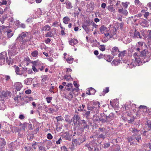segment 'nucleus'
I'll return each mask as SVG.
<instances>
[{"label": "nucleus", "mask_w": 151, "mask_h": 151, "mask_svg": "<svg viewBox=\"0 0 151 151\" xmlns=\"http://www.w3.org/2000/svg\"><path fill=\"white\" fill-rule=\"evenodd\" d=\"M76 127L78 129H79L88 128L89 127L88 125L84 120L79 122V123Z\"/></svg>", "instance_id": "nucleus-4"}, {"label": "nucleus", "mask_w": 151, "mask_h": 151, "mask_svg": "<svg viewBox=\"0 0 151 151\" xmlns=\"http://www.w3.org/2000/svg\"><path fill=\"white\" fill-rule=\"evenodd\" d=\"M99 49L102 51L105 50V47L104 45H100L99 46Z\"/></svg>", "instance_id": "nucleus-49"}, {"label": "nucleus", "mask_w": 151, "mask_h": 151, "mask_svg": "<svg viewBox=\"0 0 151 151\" xmlns=\"http://www.w3.org/2000/svg\"><path fill=\"white\" fill-rule=\"evenodd\" d=\"M6 144V142L5 139L2 138H0V146H5Z\"/></svg>", "instance_id": "nucleus-29"}, {"label": "nucleus", "mask_w": 151, "mask_h": 151, "mask_svg": "<svg viewBox=\"0 0 151 151\" xmlns=\"http://www.w3.org/2000/svg\"><path fill=\"white\" fill-rule=\"evenodd\" d=\"M90 90L91 91V95H93L96 92L95 90L93 88L91 87L89 88Z\"/></svg>", "instance_id": "nucleus-60"}, {"label": "nucleus", "mask_w": 151, "mask_h": 151, "mask_svg": "<svg viewBox=\"0 0 151 151\" xmlns=\"http://www.w3.org/2000/svg\"><path fill=\"white\" fill-rule=\"evenodd\" d=\"M90 112L89 111H86L85 113L83 114V116H86L87 118H89V117L90 116Z\"/></svg>", "instance_id": "nucleus-54"}, {"label": "nucleus", "mask_w": 151, "mask_h": 151, "mask_svg": "<svg viewBox=\"0 0 151 151\" xmlns=\"http://www.w3.org/2000/svg\"><path fill=\"white\" fill-rule=\"evenodd\" d=\"M130 130L133 133L135 134H137V133H138L139 132V130H137V129H136L135 128H131L130 129Z\"/></svg>", "instance_id": "nucleus-43"}, {"label": "nucleus", "mask_w": 151, "mask_h": 151, "mask_svg": "<svg viewBox=\"0 0 151 151\" xmlns=\"http://www.w3.org/2000/svg\"><path fill=\"white\" fill-rule=\"evenodd\" d=\"M78 42V41L77 39H72L69 41V44L71 45H74Z\"/></svg>", "instance_id": "nucleus-18"}, {"label": "nucleus", "mask_w": 151, "mask_h": 151, "mask_svg": "<svg viewBox=\"0 0 151 151\" xmlns=\"http://www.w3.org/2000/svg\"><path fill=\"white\" fill-rule=\"evenodd\" d=\"M5 33L6 34L7 37L9 38L11 37L13 35V33L12 32V31L10 30L6 31Z\"/></svg>", "instance_id": "nucleus-28"}, {"label": "nucleus", "mask_w": 151, "mask_h": 151, "mask_svg": "<svg viewBox=\"0 0 151 151\" xmlns=\"http://www.w3.org/2000/svg\"><path fill=\"white\" fill-rule=\"evenodd\" d=\"M6 63H7V64L9 65H11L12 64L13 62L12 60L11 59L10 60H8V59H6Z\"/></svg>", "instance_id": "nucleus-51"}, {"label": "nucleus", "mask_w": 151, "mask_h": 151, "mask_svg": "<svg viewBox=\"0 0 151 151\" xmlns=\"http://www.w3.org/2000/svg\"><path fill=\"white\" fill-rule=\"evenodd\" d=\"M99 105V102L98 101H94L93 102V105L96 113L98 112V109L100 107Z\"/></svg>", "instance_id": "nucleus-10"}, {"label": "nucleus", "mask_w": 151, "mask_h": 151, "mask_svg": "<svg viewBox=\"0 0 151 151\" xmlns=\"http://www.w3.org/2000/svg\"><path fill=\"white\" fill-rule=\"evenodd\" d=\"M41 62L39 60H36L35 61H31L30 63L32 64V65L35 67H39V65L40 64V62Z\"/></svg>", "instance_id": "nucleus-24"}, {"label": "nucleus", "mask_w": 151, "mask_h": 151, "mask_svg": "<svg viewBox=\"0 0 151 151\" xmlns=\"http://www.w3.org/2000/svg\"><path fill=\"white\" fill-rule=\"evenodd\" d=\"M116 32V28H113L110 30L109 33V38H112L113 36L115 35Z\"/></svg>", "instance_id": "nucleus-14"}, {"label": "nucleus", "mask_w": 151, "mask_h": 151, "mask_svg": "<svg viewBox=\"0 0 151 151\" xmlns=\"http://www.w3.org/2000/svg\"><path fill=\"white\" fill-rule=\"evenodd\" d=\"M149 13L148 12H145L144 14V17L146 19H147L148 17L149 16Z\"/></svg>", "instance_id": "nucleus-64"}, {"label": "nucleus", "mask_w": 151, "mask_h": 151, "mask_svg": "<svg viewBox=\"0 0 151 151\" xmlns=\"http://www.w3.org/2000/svg\"><path fill=\"white\" fill-rule=\"evenodd\" d=\"M113 56H111L110 55H105L104 57V59L106 60L107 61L110 62L113 58Z\"/></svg>", "instance_id": "nucleus-19"}, {"label": "nucleus", "mask_w": 151, "mask_h": 151, "mask_svg": "<svg viewBox=\"0 0 151 151\" xmlns=\"http://www.w3.org/2000/svg\"><path fill=\"white\" fill-rule=\"evenodd\" d=\"M14 86L17 91H19L22 87V83L20 82H17L15 83Z\"/></svg>", "instance_id": "nucleus-13"}, {"label": "nucleus", "mask_w": 151, "mask_h": 151, "mask_svg": "<svg viewBox=\"0 0 151 151\" xmlns=\"http://www.w3.org/2000/svg\"><path fill=\"white\" fill-rule=\"evenodd\" d=\"M9 49L8 50V53L9 56H14L18 52V48L16 45V42H14L9 45Z\"/></svg>", "instance_id": "nucleus-2"}, {"label": "nucleus", "mask_w": 151, "mask_h": 151, "mask_svg": "<svg viewBox=\"0 0 151 151\" xmlns=\"http://www.w3.org/2000/svg\"><path fill=\"white\" fill-rule=\"evenodd\" d=\"M119 57H120L121 59L125 55V54H126L127 52L126 50H124L123 51L119 52Z\"/></svg>", "instance_id": "nucleus-31"}, {"label": "nucleus", "mask_w": 151, "mask_h": 151, "mask_svg": "<svg viewBox=\"0 0 151 151\" xmlns=\"http://www.w3.org/2000/svg\"><path fill=\"white\" fill-rule=\"evenodd\" d=\"M91 145H88V144H86L85 145V147H87L89 151H93V147L90 146Z\"/></svg>", "instance_id": "nucleus-46"}, {"label": "nucleus", "mask_w": 151, "mask_h": 151, "mask_svg": "<svg viewBox=\"0 0 151 151\" xmlns=\"http://www.w3.org/2000/svg\"><path fill=\"white\" fill-rule=\"evenodd\" d=\"M141 140L140 135L139 134V135H136L135 134L132 136L130 138H129L128 140L129 142L131 143H133L134 142L132 141L133 140H134V141L135 140H137L138 142H139L141 141Z\"/></svg>", "instance_id": "nucleus-5"}, {"label": "nucleus", "mask_w": 151, "mask_h": 151, "mask_svg": "<svg viewBox=\"0 0 151 151\" xmlns=\"http://www.w3.org/2000/svg\"><path fill=\"white\" fill-rule=\"evenodd\" d=\"M107 29V28L104 25L101 26L100 28V31L101 34H103L104 33V31Z\"/></svg>", "instance_id": "nucleus-33"}, {"label": "nucleus", "mask_w": 151, "mask_h": 151, "mask_svg": "<svg viewBox=\"0 0 151 151\" xmlns=\"http://www.w3.org/2000/svg\"><path fill=\"white\" fill-rule=\"evenodd\" d=\"M91 45L92 47H97L99 44V43L96 40L93 39L91 41Z\"/></svg>", "instance_id": "nucleus-15"}, {"label": "nucleus", "mask_w": 151, "mask_h": 151, "mask_svg": "<svg viewBox=\"0 0 151 151\" xmlns=\"http://www.w3.org/2000/svg\"><path fill=\"white\" fill-rule=\"evenodd\" d=\"M30 38L28 36V33L27 32H23L20 34L17 37V40L23 42H27L30 40Z\"/></svg>", "instance_id": "nucleus-3"}, {"label": "nucleus", "mask_w": 151, "mask_h": 151, "mask_svg": "<svg viewBox=\"0 0 151 151\" xmlns=\"http://www.w3.org/2000/svg\"><path fill=\"white\" fill-rule=\"evenodd\" d=\"M19 66L21 67V76L22 75L27 72V68L23 67L21 65H19Z\"/></svg>", "instance_id": "nucleus-16"}, {"label": "nucleus", "mask_w": 151, "mask_h": 151, "mask_svg": "<svg viewBox=\"0 0 151 151\" xmlns=\"http://www.w3.org/2000/svg\"><path fill=\"white\" fill-rule=\"evenodd\" d=\"M31 55L33 57H37L38 55V52L37 50H35L31 53Z\"/></svg>", "instance_id": "nucleus-35"}, {"label": "nucleus", "mask_w": 151, "mask_h": 151, "mask_svg": "<svg viewBox=\"0 0 151 151\" xmlns=\"http://www.w3.org/2000/svg\"><path fill=\"white\" fill-rule=\"evenodd\" d=\"M1 94L3 96V97H10L12 95L11 93L8 91H2Z\"/></svg>", "instance_id": "nucleus-11"}, {"label": "nucleus", "mask_w": 151, "mask_h": 151, "mask_svg": "<svg viewBox=\"0 0 151 151\" xmlns=\"http://www.w3.org/2000/svg\"><path fill=\"white\" fill-rule=\"evenodd\" d=\"M53 36V35L51 32H48L45 35V36L47 37H52Z\"/></svg>", "instance_id": "nucleus-57"}, {"label": "nucleus", "mask_w": 151, "mask_h": 151, "mask_svg": "<svg viewBox=\"0 0 151 151\" xmlns=\"http://www.w3.org/2000/svg\"><path fill=\"white\" fill-rule=\"evenodd\" d=\"M56 119H57V122L61 121L63 120V117L61 116L57 117H56Z\"/></svg>", "instance_id": "nucleus-59"}, {"label": "nucleus", "mask_w": 151, "mask_h": 151, "mask_svg": "<svg viewBox=\"0 0 151 151\" xmlns=\"http://www.w3.org/2000/svg\"><path fill=\"white\" fill-rule=\"evenodd\" d=\"M52 99V97H46V100L47 102L48 103H49L51 102Z\"/></svg>", "instance_id": "nucleus-61"}, {"label": "nucleus", "mask_w": 151, "mask_h": 151, "mask_svg": "<svg viewBox=\"0 0 151 151\" xmlns=\"http://www.w3.org/2000/svg\"><path fill=\"white\" fill-rule=\"evenodd\" d=\"M73 58L70 57L66 59L67 62L69 63H72L73 62Z\"/></svg>", "instance_id": "nucleus-44"}, {"label": "nucleus", "mask_w": 151, "mask_h": 151, "mask_svg": "<svg viewBox=\"0 0 151 151\" xmlns=\"http://www.w3.org/2000/svg\"><path fill=\"white\" fill-rule=\"evenodd\" d=\"M6 108L5 105L3 103L0 104V109L2 110H4Z\"/></svg>", "instance_id": "nucleus-56"}, {"label": "nucleus", "mask_w": 151, "mask_h": 151, "mask_svg": "<svg viewBox=\"0 0 151 151\" xmlns=\"http://www.w3.org/2000/svg\"><path fill=\"white\" fill-rule=\"evenodd\" d=\"M87 109L88 110L92 111H93L94 112H96V111L94 109L93 105L90 106L88 105L87 106Z\"/></svg>", "instance_id": "nucleus-42"}, {"label": "nucleus", "mask_w": 151, "mask_h": 151, "mask_svg": "<svg viewBox=\"0 0 151 151\" xmlns=\"http://www.w3.org/2000/svg\"><path fill=\"white\" fill-rule=\"evenodd\" d=\"M14 70L16 74L21 76V68H19V67L15 65L14 66Z\"/></svg>", "instance_id": "nucleus-20"}, {"label": "nucleus", "mask_w": 151, "mask_h": 151, "mask_svg": "<svg viewBox=\"0 0 151 151\" xmlns=\"http://www.w3.org/2000/svg\"><path fill=\"white\" fill-rule=\"evenodd\" d=\"M72 143L74 146H75V145H80V143L77 139H73Z\"/></svg>", "instance_id": "nucleus-38"}, {"label": "nucleus", "mask_w": 151, "mask_h": 151, "mask_svg": "<svg viewBox=\"0 0 151 151\" xmlns=\"http://www.w3.org/2000/svg\"><path fill=\"white\" fill-rule=\"evenodd\" d=\"M134 37H139L140 38H141V36L140 35L138 31H135L134 33Z\"/></svg>", "instance_id": "nucleus-40"}, {"label": "nucleus", "mask_w": 151, "mask_h": 151, "mask_svg": "<svg viewBox=\"0 0 151 151\" xmlns=\"http://www.w3.org/2000/svg\"><path fill=\"white\" fill-rule=\"evenodd\" d=\"M148 26V22L146 20H143V21H142V27H147Z\"/></svg>", "instance_id": "nucleus-32"}, {"label": "nucleus", "mask_w": 151, "mask_h": 151, "mask_svg": "<svg viewBox=\"0 0 151 151\" xmlns=\"http://www.w3.org/2000/svg\"><path fill=\"white\" fill-rule=\"evenodd\" d=\"M39 151H46L45 148L41 144L40 146H39Z\"/></svg>", "instance_id": "nucleus-41"}, {"label": "nucleus", "mask_w": 151, "mask_h": 151, "mask_svg": "<svg viewBox=\"0 0 151 151\" xmlns=\"http://www.w3.org/2000/svg\"><path fill=\"white\" fill-rule=\"evenodd\" d=\"M65 121L69 123H71L72 122V119H70V116L69 115H65Z\"/></svg>", "instance_id": "nucleus-36"}, {"label": "nucleus", "mask_w": 151, "mask_h": 151, "mask_svg": "<svg viewBox=\"0 0 151 151\" xmlns=\"http://www.w3.org/2000/svg\"><path fill=\"white\" fill-rule=\"evenodd\" d=\"M88 145H90L91 146H90L93 147V148L94 147H95V146H96V143H95L94 142H90L89 144H88Z\"/></svg>", "instance_id": "nucleus-52"}, {"label": "nucleus", "mask_w": 151, "mask_h": 151, "mask_svg": "<svg viewBox=\"0 0 151 151\" xmlns=\"http://www.w3.org/2000/svg\"><path fill=\"white\" fill-rule=\"evenodd\" d=\"M64 77L65 78L67 81H69L71 78L70 75H65L64 76Z\"/></svg>", "instance_id": "nucleus-62"}, {"label": "nucleus", "mask_w": 151, "mask_h": 151, "mask_svg": "<svg viewBox=\"0 0 151 151\" xmlns=\"http://www.w3.org/2000/svg\"><path fill=\"white\" fill-rule=\"evenodd\" d=\"M72 119H73L72 121L73 122L74 125L76 127L78 124L79 122H80V118L78 115L76 114L74 115Z\"/></svg>", "instance_id": "nucleus-8"}, {"label": "nucleus", "mask_w": 151, "mask_h": 151, "mask_svg": "<svg viewBox=\"0 0 151 151\" xmlns=\"http://www.w3.org/2000/svg\"><path fill=\"white\" fill-rule=\"evenodd\" d=\"M90 25V21L89 20H86L82 25V27L87 33L89 32V26Z\"/></svg>", "instance_id": "nucleus-6"}, {"label": "nucleus", "mask_w": 151, "mask_h": 151, "mask_svg": "<svg viewBox=\"0 0 151 151\" xmlns=\"http://www.w3.org/2000/svg\"><path fill=\"white\" fill-rule=\"evenodd\" d=\"M51 28L48 25H45L42 28V30H45V31H49Z\"/></svg>", "instance_id": "nucleus-39"}, {"label": "nucleus", "mask_w": 151, "mask_h": 151, "mask_svg": "<svg viewBox=\"0 0 151 151\" xmlns=\"http://www.w3.org/2000/svg\"><path fill=\"white\" fill-rule=\"evenodd\" d=\"M33 79L31 78H28L24 80V84L27 85H30L32 83Z\"/></svg>", "instance_id": "nucleus-22"}, {"label": "nucleus", "mask_w": 151, "mask_h": 151, "mask_svg": "<svg viewBox=\"0 0 151 151\" xmlns=\"http://www.w3.org/2000/svg\"><path fill=\"white\" fill-rule=\"evenodd\" d=\"M86 138L84 136H82L80 138L81 143H83L86 140Z\"/></svg>", "instance_id": "nucleus-50"}, {"label": "nucleus", "mask_w": 151, "mask_h": 151, "mask_svg": "<svg viewBox=\"0 0 151 151\" xmlns=\"http://www.w3.org/2000/svg\"><path fill=\"white\" fill-rule=\"evenodd\" d=\"M99 133L104 132H106L105 129L104 128H99Z\"/></svg>", "instance_id": "nucleus-58"}, {"label": "nucleus", "mask_w": 151, "mask_h": 151, "mask_svg": "<svg viewBox=\"0 0 151 151\" xmlns=\"http://www.w3.org/2000/svg\"><path fill=\"white\" fill-rule=\"evenodd\" d=\"M147 51L146 50H144L143 51H142V59L143 58V57H145V58H146V54L147 53ZM145 58H144V59H145Z\"/></svg>", "instance_id": "nucleus-55"}, {"label": "nucleus", "mask_w": 151, "mask_h": 151, "mask_svg": "<svg viewBox=\"0 0 151 151\" xmlns=\"http://www.w3.org/2000/svg\"><path fill=\"white\" fill-rule=\"evenodd\" d=\"M108 9L111 12H115V10L114 8L113 5H110L108 6Z\"/></svg>", "instance_id": "nucleus-37"}, {"label": "nucleus", "mask_w": 151, "mask_h": 151, "mask_svg": "<svg viewBox=\"0 0 151 151\" xmlns=\"http://www.w3.org/2000/svg\"><path fill=\"white\" fill-rule=\"evenodd\" d=\"M63 20L64 24H67L70 21V18L66 16L63 18Z\"/></svg>", "instance_id": "nucleus-27"}, {"label": "nucleus", "mask_w": 151, "mask_h": 151, "mask_svg": "<svg viewBox=\"0 0 151 151\" xmlns=\"http://www.w3.org/2000/svg\"><path fill=\"white\" fill-rule=\"evenodd\" d=\"M99 134H100L98 136L99 138L104 139L106 137V132H104Z\"/></svg>", "instance_id": "nucleus-26"}, {"label": "nucleus", "mask_w": 151, "mask_h": 151, "mask_svg": "<svg viewBox=\"0 0 151 151\" xmlns=\"http://www.w3.org/2000/svg\"><path fill=\"white\" fill-rule=\"evenodd\" d=\"M119 62L116 60H113L111 63L112 65L114 66H117Z\"/></svg>", "instance_id": "nucleus-53"}, {"label": "nucleus", "mask_w": 151, "mask_h": 151, "mask_svg": "<svg viewBox=\"0 0 151 151\" xmlns=\"http://www.w3.org/2000/svg\"><path fill=\"white\" fill-rule=\"evenodd\" d=\"M134 120V116H132L131 118L130 119H129L128 118L127 122L129 123L132 124Z\"/></svg>", "instance_id": "nucleus-47"}, {"label": "nucleus", "mask_w": 151, "mask_h": 151, "mask_svg": "<svg viewBox=\"0 0 151 151\" xmlns=\"http://www.w3.org/2000/svg\"><path fill=\"white\" fill-rule=\"evenodd\" d=\"M6 52H3L0 53V65H2L4 63L5 57H6Z\"/></svg>", "instance_id": "nucleus-7"}, {"label": "nucleus", "mask_w": 151, "mask_h": 151, "mask_svg": "<svg viewBox=\"0 0 151 151\" xmlns=\"http://www.w3.org/2000/svg\"><path fill=\"white\" fill-rule=\"evenodd\" d=\"M140 46H142V42H137L136 45V47L137 48L136 50L137 52L134 53L133 54V56L135 59L132 60V62L130 65L129 64H128L129 65V67L130 68H132L136 66H139L140 65V64L142 63L140 58L142 56V52H140L139 48Z\"/></svg>", "instance_id": "nucleus-1"}, {"label": "nucleus", "mask_w": 151, "mask_h": 151, "mask_svg": "<svg viewBox=\"0 0 151 151\" xmlns=\"http://www.w3.org/2000/svg\"><path fill=\"white\" fill-rule=\"evenodd\" d=\"M144 122H145V123L146 125L147 129V130H150L151 129V124H150V121H149L147 118H145L143 119Z\"/></svg>", "instance_id": "nucleus-9"}, {"label": "nucleus", "mask_w": 151, "mask_h": 151, "mask_svg": "<svg viewBox=\"0 0 151 151\" xmlns=\"http://www.w3.org/2000/svg\"><path fill=\"white\" fill-rule=\"evenodd\" d=\"M34 137L33 134H29L27 135V138L28 140H30L33 139Z\"/></svg>", "instance_id": "nucleus-45"}, {"label": "nucleus", "mask_w": 151, "mask_h": 151, "mask_svg": "<svg viewBox=\"0 0 151 151\" xmlns=\"http://www.w3.org/2000/svg\"><path fill=\"white\" fill-rule=\"evenodd\" d=\"M109 91V88L108 87H106L105 89L103 90L102 92V94L104 96L106 93L108 92Z\"/></svg>", "instance_id": "nucleus-48"}, {"label": "nucleus", "mask_w": 151, "mask_h": 151, "mask_svg": "<svg viewBox=\"0 0 151 151\" xmlns=\"http://www.w3.org/2000/svg\"><path fill=\"white\" fill-rule=\"evenodd\" d=\"M47 138L49 139H51L53 138V137L50 133H48L47 134Z\"/></svg>", "instance_id": "nucleus-63"}, {"label": "nucleus", "mask_w": 151, "mask_h": 151, "mask_svg": "<svg viewBox=\"0 0 151 151\" xmlns=\"http://www.w3.org/2000/svg\"><path fill=\"white\" fill-rule=\"evenodd\" d=\"M63 137L67 140H70L71 139V137L70 136L68 132H66L63 134Z\"/></svg>", "instance_id": "nucleus-17"}, {"label": "nucleus", "mask_w": 151, "mask_h": 151, "mask_svg": "<svg viewBox=\"0 0 151 151\" xmlns=\"http://www.w3.org/2000/svg\"><path fill=\"white\" fill-rule=\"evenodd\" d=\"M40 143L37 142H35L34 143L32 144V146L34 149H36L37 147H39V146H40Z\"/></svg>", "instance_id": "nucleus-34"}, {"label": "nucleus", "mask_w": 151, "mask_h": 151, "mask_svg": "<svg viewBox=\"0 0 151 151\" xmlns=\"http://www.w3.org/2000/svg\"><path fill=\"white\" fill-rule=\"evenodd\" d=\"M147 109L146 106L142 105V111H143L144 114L142 113V114L144 116H146L147 114L148 115Z\"/></svg>", "instance_id": "nucleus-23"}, {"label": "nucleus", "mask_w": 151, "mask_h": 151, "mask_svg": "<svg viewBox=\"0 0 151 151\" xmlns=\"http://www.w3.org/2000/svg\"><path fill=\"white\" fill-rule=\"evenodd\" d=\"M73 97V95L72 92H70L69 94L65 96L66 98L70 101L71 100Z\"/></svg>", "instance_id": "nucleus-30"}, {"label": "nucleus", "mask_w": 151, "mask_h": 151, "mask_svg": "<svg viewBox=\"0 0 151 151\" xmlns=\"http://www.w3.org/2000/svg\"><path fill=\"white\" fill-rule=\"evenodd\" d=\"M119 52L118 48L116 47H115L112 49L111 53L114 56L117 54Z\"/></svg>", "instance_id": "nucleus-12"}, {"label": "nucleus", "mask_w": 151, "mask_h": 151, "mask_svg": "<svg viewBox=\"0 0 151 151\" xmlns=\"http://www.w3.org/2000/svg\"><path fill=\"white\" fill-rule=\"evenodd\" d=\"M64 4L66 5V7L68 9H70L73 7L71 2L68 1L66 0Z\"/></svg>", "instance_id": "nucleus-21"}, {"label": "nucleus", "mask_w": 151, "mask_h": 151, "mask_svg": "<svg viewBox=\"0 0 151 151\" xmlns=\"http://www.w3.org/2000/svg\"><path fill=\"white\" fill-rule=\"evenodd\" d=\"M114 115L112 113H111L108 116H105L106 119H107L109 122L112 120L114 118Z\"/></svg>", "instance_id": "nucleus-25"}]
</instances>
